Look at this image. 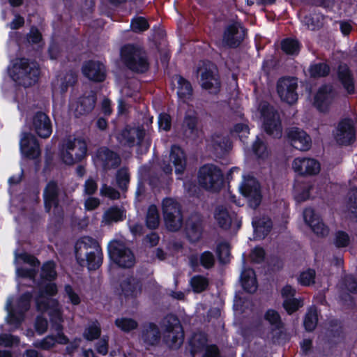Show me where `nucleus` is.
<instances>
[{"instance_id": "obj_37", "label": "nucleus", "mask_w": 357, "mask_h": 357, "mask_svg": "<svg viewBox=\"0 0 357 357\" xmlns=\"http://www.w3.org/2000/svg\"><path fill=\"white\" fill-rule=\"evenodd\" d=\"M107 76L105 65L99 61L91 60V81L103 82Z\"/></svg>"}, {"instance_id": "obj_38", "label": "nucleus", "mask_w": 357, "mask_h": 357, "mask_svg": "<svg viewBox=\"0 0 357 357\" xmlns=\"http://www.w3.org/2000/svg\"><path fill=\"white\" fill-rule=\"evenodd\" d=\"M41 280L38 283V295L39 298L50 299V298L54 296L58 293V288L56 284L52 282L46 283Z\"/></svg>"}, {"instance_id": "obj_13", "label": "nucleus", "mask_w": 357, "mask_h": 357, "mask_svg": "<svg viewBox=\"0 0 357 357\" xmlns=\"http://www.w3.org/2000/svg\"><path fill=\"white\" fill-rule=\"evenodd\" d=\"M242 195L247 198L249 206L255 209L261 204L262 195L259 183L250 176L243 177L240 186Z\"/></svg>"}, {"instance_id": "obj_30", "label": "nucleus", "mask_w": 357, "mask_h": 357, "mask_svg": "<svg viewBox=\"0 0 357 357\" xmlns=\"http://www.w3.org/2000/svg\"><path fill=\"white\" fill-rule=\"evenodd\" d=\"M122 294L125 297H136L141 291V284L133 277L126 278L120 284Z\"/></svg>"}, {"instance_id": "obj_12", "label": "nucleus", "mask_w": 357, "mask_h": 357, "mask_svg": "<svg viewBox=\"0 0 357 357\" xmlns=\"http://www.w3.org/2000/svg\"><path fill=\"white\" fill-rule=\"evenodd\" d=\"M297 88V78L294 77H282L276 84L277 93L281 101L290 105L295 104L298 100Z\"/></svg>"}, {"instance_id": "obj_35", "label": "nucleus", "mask_w": 357, "mask_h": 357, "mask_svg": "<svg viewBox=\"0 0 357 357\" xmlns=\"http://www.w3.org/2000/svg\"><path fill=\"white\" fill-rule=\"evenodd\" d=\"M56 264L54 260L44 262L40 269V279L43 281L53 282L57 278Z\"/></svg>"}, {"instance_id": "obj_59", "label": "nucleus", "mask_w": 357, "mask_h": 357, "mask_svg": "<svg viewBox=\"0 0 357 357\" xmlns=\"http://www.w3.org/2000/svg\"><path fill=\"white\" fill-rule=\"evenodd\" d=\"M20 343V338L17 336L11 334L0 335V345L6 347H10L13 345H17Z\"/></svg>"}, {"instance_id": "obj_7", "label": "nucleus", "mask_w": 357, "mask_h": 357, "mask_svg": "<svg viewBox=\"0 0 357 357\" xmlns=\"http://www.w3.org/2000/svg\"><path fill=\"white\" fill-rule=\"evenodd\" d=\"M110 259L119 267L130 268L135 264V257L126 243L119 240H113L108 245Z\"/></svg>"}, {"instance_id": "obj_36", "label": "nucleus", "mask_w": 357, "mask_h": 357, "mask_svg": "<svg viewBox=\"0 0 357 357\" xmlns=\"http://www.w3.org/2000/svg\"><path fill=\"white\" fill-rule=\"evenodd\" d=\"M91 270L99 268L102 263V252L98 243L91 238Z\"/></svg>"}, {"instance_id": "obj_26", "label": "nucleus", "mask_w": 357, "mask_h": 357, "mask_svg": "<svg viewBox=\"0 0 357 357\" xmlns=\"http://www.w3.org/2000/svg\"><path fill=\"white\" fill-rule=\"evenodd\" d=\"M303 218L305 222L317 236H326L328 234V227L324 224L312 208H306L303 212Z\"/></svg>"}, {"instance_id": "obj_62", "label": "nucleus", "mask_w": 357, "mask_h": 357, "mask_svg": "<svg viewBox=\"0 0 357 357\" xmlns=\"http://www.w3.org/2000/svg\"><path fill=\"white\" fill-rule=\"evenodd\" d=\"M43 39L42 34L36 26L30 28L29 32L26 34V40L29 43L38 44Z\"/></svg>"}, {"instance_id": "obj_53", "label": "nucleus", "mask_w": 357, "mask_h": 357, "mask_svg": "<svg viewBox=\"0 0 357 357\" xmlns=\"http://www.w3.org/2000/svg\"><path fill=\"white\" fill-rule=\"evenodd\" d=\"M282 50L289 54H298L299 51L298 42L294 39L287 38L282 41Z\"/></svg>"}, {"instance_id": "obj_19", "label": "nucleus", "mask_w": 357, "mask_h": 357, "mask_svg": "<svg viewBox=\"0 0 357 357\" xmlns=\"http://www.w3.org/2000/svg\"><path fill=\"white\" fill-rule=\"evenodd\" d=\"M181 130L183 135L188 139L195 141L200 137L202 131L199 127V119L194 112L190 111L185 114Z\"/></svg>"}, {"instance_id": "obj_15", "label": "nucleus", "mask_w": 357, "mask_h": 357, "mask_svg": "<svg viewBox=\"0 0 357 357\" xmlns=\"http://www.w3.org/2000/svg\"><path fill=\"white\" fill-rule=\"evenodd\" d=\"M93 162L96 166H101L104 170L117 168L121 162L120 155L107 147L98 149Z\"/></svg>"}, {"instance_id": "obj_9", "label": "nucleus", "mask_w": 357, "mask_h": 357, "mask_svg": "<svg viewBox=\"0 0 357 357\" xmlns=\"http://www.w3.org/2000/svg\"><path fill=\"white\" fill-rule=\"evenodd\" d=\"M162 208L164 221L168 230L171 231L179 230L183 224V215L179 203L172 198H166L162 202Z\"/></svg>"}, {"instance_id": "obj_22", "label": "nucleus", "mask_w": 357, "mask_h": 357, "mask_svg": "<svg viewBox=\"0 0 357 357\" xmlns=\"http://www.w3.org/2000/svg\"><path fill=\"white\" fill-rule=\"evenodd\" d=\"M33 127L37 135L41 138H48L52 132L50 119L43 112H37L33 117Z\"/></svg>"}, {"instance_id": "obj_34", "label": "nucleus", "mask_w": 357, "mask_h": 357, "mask_svg": "<svg viewBox=\"0 0 357 357\" xmlns=\"http://www.w3.org/2000/svg\"><path fill=\"white\" fill-rule=\"evenodd\" d=\"M241 283L243 288L249 293H254L257 289L255 274L252 269H245L241 275Z\"/></svg>"}, {"instance_id": "obj_60", "label": "nucleus", "mask_w": 357, "mask_h": 357, "mask_svg": "<svg viewBox=\"0 0 357 357\" xmlns=\"http://www.w3.org/2000/svg\"><path fill=\"white\" fill-rule=\"evenodd\" d=\"M334 242L336 247L344 248L349 245L350 238L345 231H339L335 234Z\"/></svg>"}, {"instance_id": "obj_48", "label": "nucleus", "mask_w": 357, "mask_h": 357, "mask_svg": "<svg viewBox=\"0 0 357 357\" xmlns=\"http://www.w3.org/2000/svg\"><path fill=\"white\" fill-rule=\"evenodd\" d=\"M116 180L118 187L122 190H126L130 181V174L126 167L119 169L116 174Z\"/></svg>"}, {"instance_id": "obj_33", "label": "nucleus", "mask_w": 357, "mask_h": 357, "mask_svg": "<svg viewBox=\"0 0 357 357\" xmlns=\"http://www.w3.org/2000/svg\"><path fill=\"white\" fill-rule=\"evenodd\" d=\"M338 77L344 88L349 93L354 92V84L352 75L346 64H341L338 67Z\"/></svg>"}, {"instance_id": "obj_63", "label": "nucleus", "mask_w": 357, "mask_h": 357, "mask_svg": "<svg viewBox=\"0 0 357 357\" xmlns=\"http://www.w3.org/2000/svg\"><path fill=\"white\" fill-rule=\"evenodd\" d=\"M314 278L315 271L310 268L300 275L298 281L303 285H310L314 282Z\"/></svg>"}, {"instance_id": "obj_8", "label": "nucleus", "mask_w": 357, "mask_h": 357, "mask_svg": "<svg viewBox=\"0 0 357 357\" xmlns=\"http://www.w3.org/2000/svg\"><path fill=\"white\" fill-rule=\"evenodd\" d=\"M146 130L142 126H126L116 135L118 142L123 146L133 147L146 146L147 148L149 143L146 139Z\"/></svg>"}, {"instance_id": "obj_41", "label": "nucleus", "mask_w": 357, "mask_h": 357, "mask_svg": "<svg viewBox=\"0 0 357 357\" xmlns=\"http://www.w3.org/2000/svg\"><path fill=\"white\" fill-rule=\"evenodd\" d=\"M126 218V211L123 208L117 206L109 208L105 211L103 219L105 222L109 225L113 222L122 221Z\"/></svg>"}, {"instance_id": "obj_51", "label": "nucleus", "mask_w": 357, "mask_h": 357, "mask_svg": "<svg viewBox=\"0 0 357 357\" xmlns=\"http://www.w3.org/2000/svg\"><path fill=\"white\" fill-rule=\"evenodd\" d=\"M329 66L324 63L314 64L310 69V75L313 77H324L329 73Z\"/></svg>"}, {"instance_id": "obj_49", "label": "nucleus", "mask_w": 357, "mask_h": 357, "mask_svg": "<svg viewBox=\"0 0 357 357\" xmlns=\"http://www.w3.org/2000/svg\"><path fill=\"white\" fill-rule=\"evenodd\" d=\"M324 16L319 13L310 14L305 17V23L309 29L314 30L322 26Z\"/></svg>"}, {"instance_id": "obj_20", "label": "nucleus", "mask_w": 357, "mask_h": 357, "mask_svg": "<svg viewBox=\"0 0 357 357\" xmlns=\"http://www.w3.org/2000/svg\"><path fill=\"white\" fill-rule=\"evenodd\" d=\"M294 170L301 176H313L319 173V162L313 158H296L292 163Z\"/></svg>"}, {"instance_id": "obj_14", "label": "nucleus", "mask_w": 357, "mask_h": 357, "mask_svg": "<svg viewBox=\"0 0 357 357\" xmlns=\"http://www.w3.org/2000/svg\"><path fill=\"white\" fill-rule=\"evenodd\" d=\"M335 139L340 145H349L356 140L355 123L350 118L342 119L336 128Z\"/></svg>"}, {"instance_id": "obj_29", "label": "nucleus", "mask_w": 357, "mask_h": 357, "mask_svg": "<svg viewBox=\"0 0 357 357\" xmlns=\"http://www.w3.org/2000/svg\"><path fill=\"white\" fill-rule=\"evenodd\" d=\"M169 161L175 168L177 174H182L186 167V156L181 147L174 145L172 146Z\"/></svg>"}, {"instance_id": "obj_39", "label": "nucleus", "mask_w": 357, "mask_h": 357, "mask_svg": "<svg viewBox=\"0 0 357 357\" xmlns=\"http://www.w3.org/2000/svg\"><path fill=\"white\" fill-rule=\"evenodd\" d=\"M78 75L76 72L70 70L60 79L59 89L61 94L66 93L70 87L74 86L77 82Z\"/></svg>"}, {"instance_id": "obj_11", "label": "nucleus", "mask_w": 357, "mask_h": 357, "mask_svg": "<svg viewBox=\"0 0 357 357\" xmlns=\"http://www.w3.org/2000/svg\"><path fill=\"white\" fill-rule=\"evenodd\" d=\"M247 30L241 22L232 21L225 26L221 45L225 47L236 48L244 40Z\"/></svg>"}, {"instance_id": "obj_55", "label": "nucleus", "mask_w": 357, "mask_h": 357, "mask_svg": "<svg viewBox=\"0 0 357 357\" xmlns=\"http://www.w3.org/2000/svg\"><path fill=\"white\" fill-rule=\"evenodd\" d=\"M265 319L273 326L275 329H281L283 328V323L281 321L280 316L278 312L273 310H268L266 314Z\"/></svg>"}, {"instance_id": "obj_61", "label": "nucleus", "mask_w": 357, "mask_h": 357, "mask_svg": "<svg viewBox=\"0 0 357 357\" xmlns=\"http://www.w3.org/2000/svg\"><path fill=\"white\" fill-rule=\"evenodd\" d=\"M199 261L202 266L209 269L214 266L215 257L212 252L206 251L200 255Z\"/></svg>"}, {"instance_id": "obj_3", "label": "nucleus", "mask_w": 357, "mask_h": 357, "mask_svg": "<svg viewBox=\"0 0 357 357\" xmlns=\"http://www.w3.org/2000/svg\"><path fill=\"white\" fill-rule=\"evenodd\" d=\"M262 120L264 131L273 138H280L282 135V122L280 114L275 107L266 101L259 105Z\"/></svg>"}, {"instance_id": "obj_57", "label": "nucleus", "mask_w": 357, "mask_h": 357, "mask_svg": "<svg viewBox=\"0 0 357 357\" xmlns=\"http://www.w3.org/2000/svg\"><path fill=\"white\" fill-rule=\"evenodd\" d=\"M284 308L291 314L298 310L303 305V301L297 298L284 299L283 304Z\"/></svg>"}, {"instance_id": "obj_43", "label": "nucleus", "mask_w": 357, "mask_h": 357, "mask_svg": "<svg viewBox=\"0 0 357 357\" xmlns=\"http://www.w3.org/2000/svg\"><path fill=\"white\" fill-rule=\"evenodd\" d=\"M318 322L317 310L315 306H312L309 308L306 313L303 321V325L305 330L308 332L313 331Z\"/></svg>"}, {"instance_id": "obj_28", "label": "nucleus", "mask_w": 357, "mask_h": 357, "mask_svg": "<svg viewBox=\"0 0 357 357\" xmlns=\"http://www.w3.org/2000/svg\"><path fill=\"white\" fill-rule=\"evenodd\" d=\"M214 217L218 225L223 229H229L232 224L236 225V229H238L241 226L240 222L230 215L227 209L223 206H218L215 208Z\"/></svg>"}, {"instance_id": "obj_54", "label": "nucleus", "mask_w": 357, "mask_h": 357, "mask_svg": "<svg viewBox=\"0 0 357 357\" xmlns=\"http://www.w3.org/2000/svg\"><path fill=\"white\" fill-rule=\"evenodd\" d=\"M190 284L197 293L204 291L208 287V282L206 278L203 276L197 275L193 277L190 280Z\"/></svg>"}, {"instance_id": "obj_32", "label": "nucleus", "mask_w": 357, "mask_h": 357, "mask_svg": "<svg viewBox=\"0 0 357 357\" xmlns=\"http://www.w3.org/2000/svg\"><path fill=\"white\" fill-rule=\"evenodd\" d=\"M70 109L73 111L75 117L89 113V95L82 96L75 101L70 102Z\"/></svg>"}, {"instance_id": "obj_2", "label": "nucleus", "mask_w": 357, "mask_h": 357, "mask_svg": "<svg viewBox=\"0 0 357 357\" xmlns=\"http://www.w3.org/2000/svg\"><path fill=\"white\" fill-rule=\"evenodd\" d=\"M121 55L125 65L132 71L145 73L149 68L146 52L139 46L128 44L121 50Z\"/></svg>"}, {"instance_id": "obj_5", "label": "nucleus", "mask_w": 357, "mask_h": 357, "mask_svg": "<svg viewBox=\"0 0 357 357\" xmlns=\"http://www.w3.org/2000/svg\"><path fill=\"white\" fill-rule=\"evenodd\" d=\"M13 79L24 88L30 87L38 82L40 69L37 62L22 58L15 69Z\"/></svg>"}, {"instance_id": "obj_42", "label": "nucleus", "mask_w": 357, "mask_h": 357, "mask_svg": "<svg viewBox=\"0 0 357 357\" xmlns=\"http://www.w3.org/2000/svg\"><path fill=\"white\" fill-rule=\"evenodd\" d=\"M207 339L204 333H195L190 340V353L192 356L205 348Z\"/></svg>"}, {"instance_id": "obj_64", "label": "nucleus", "mask_w": 357, "mask_h": 357, "mask_svg": "<svg viewBox=\"0 0 357 357\" xmlns=\"http://www.w3.org/2000/svg\"><path fill=\"white\" fill-rule=\"evenodd\" d=\"M64 291L70 303L74 305H77L80 303L81 299L79 295L75 292L73 287L70 284H66L64 287Z\"/></svg>"}, {"instance_id": "obj_46", "label": "nucleus", "mask_w": 357, "mask_h": 357, "mask_svg": "<svg viewBox=\"0 0 357 357\" xmlns=\"http://www.w3.org/2000/svg\"><path fill=\"white\" fill-rule=\"evenodd\" d=\"M347 197V206L351 213L350 218L357 222V188L351 189Z\"/></svg>"}, {"instance_id": "obj_52", "label": "nucleus", "mask_w": 357, "mask_h": 357, "mask_svg": "<svg viewBox=\"0 0 357 357\" xmlns=\"http://www.w3.org/2000/svg\"><path fill=\"white\" fill-rule=\"evenodd\" d=\"M218 260L221 264H227L229 261L230 247L227 243H221L217 247Z\"/></svg>"}, {"instance_id": "obj_16", "label": "nucleus", "mask_w": 357, "mask_h": 357, "mask_svg": "<svg viewBox=\"0 0 357 357\" xmlns=\"http://www.w3.org/2000/svg\"><path fill=\"white\" fill-rule=\"evenodd\" d=\"M185 232L190 242L200 240L204 230V219L199 213H191L184 223Z\"/></svg>"}, {"instance_id": "obj_21", "label": "nucleus", "mask_w": 357, "mask_h": 357, "mask_svg": "<svg viewBox=\"0 0 357 357\" xmlns=\"http://www.w3.org/2000/svg\"><path fill=\"white\" fill-rule=\"evenodd\" d=\"M335 96V92L331 85L321 86L314 96L313 105L320 112H326Z\"/></svg>"}, {"instance_id": "obj_10", "label": "nucleus", "mask_w": 357, "mask_h": 357, "mask_svg": "<svg viewBox=\"0 0 357 357\" xmlns=\"http://www.w3.org/2000/svg\"><path fill=\"white\" fill-rule=\"evenodd\" d=\"M201 77L202 86L211 93H217L220 87V82L216 66L211 62H204L197 69Z\"/></svg>"}, {"instance_id": "obj_25", "label": "nucleus", "mask_w": 357, "mask_h": 357, "mask_svg": "<svg viewBox=\"0 0 357 357\" xmlns=\"http://www.w3.org/2000/svg\"><path fill=\"white\" fill-rule=\"evenodd\" d=\"M20 149L23 154L29 159H36L40 153L38 139L30 133L24 134L20 141Z\"/></svg>"}, {"instance_id": "obj_17", "label": "nucleus", "mask_w": 357, "mask_h": 357, "mask_svg": "<svg viewBox=\"0 0 357 357\" xmlns=\"http://www.w3.org/2000/svg\"><path fill=\"white\" fill-rule=\"evenodd\" d=\"M139 339L145 346L157 347L161 341V332L157 324L153 322L143 324L140 328Z\"/></svg>"}, {"instance_id": "obj_4", "label": "nucleus", "mask_w": 357, "mask_h": 357, "mask_svg": "<svg viewBox=\"0 0 357 357\" xmlns=\"http://www.w3.org/2000/svg\"><path fill=\"white\" fill-rule=\"evenodd\" d=\"M87 144L82 138L68 139L60 149V157L63 163L72 165L82 160L86 155Z\"/></svg>"}, {"instance_id": "obj_1", "label": "nucleus", "mask_w": 357, "mask_h": 357, "mask_svg": "<svg viewBox=\"0 0 357 357\" xmlns=\"http://www.w3.org/2000/svg\"><path fill=\"white\" fill-rule=\"evenodd\" d=\"M163 330V341L170 349H178L183 343L184 331L178 318L167 314L160 323Z\"/></svg>"}, {"instance_id": "obj_56", "label": "nucleus", "mask_w": 357, "mask_h": 357, "mask_svg": "<svg viewBox=\"0 0 357 357\" xmlns=\"http://www.w3.org/2000/svg\"><path fill=\"white\" fill-rule=\"evenodd\" d=\"M255 154L261 159L267 158L268 152L266 144L259 138L257 137L252 146Z\"/></svg>"}, {"instance_id": "obj_24", "label": "nucleus", "mask_w": 357, "mask_h": 357, "mask_svg": "<svg viewBox=\"0 0 357 357\" xmlns=\"http://www.w3.org/2000/svg\"><path fill=\"white\" fill-rule=\"evenodd\" d=\"M208 146L213 153L218 158L225 155L231 149V143L228 137L218 133L211 135Z\"/></svg>"}, {"instance_id": "obj_23", "label": "nucleus", "mask_w": 357, "mask_h": 357, "mask_svg": "<svg viewBox=\"0 0 357 357\" xmlns=\"http://www.w3.org/2000/svg\"><path fill=\"white\" fill-rule=\"evenodd\" d=\"M59 188L55 181H50L44 190L43 199L45 210L47 213H50L52 207L56 208L59 204Z\"/></svg>"}, {"instance_id": "obj_6", "label": "nucleus", "mask_w": 357, "mask_h": 357, "mask_svg": "<svg viewBox=\"0 0 357 357\" xmlns=\"http://www.w3.org/2000/svg\"><path fill=\"white\" fill-rule=\"evenodd\" d=\"M223 174L221 169L213 164L200 167L198 174L199 184L207 190L219 191L223 185Z\"/></svg>"}, {"instance_id": "obj_44", "label": "nucleus", "mask_w": 357, "mask_h": 357, "mask_svg": "<svg viewBox=\"0 0 357 357\" xmlns=\"http://www.w3.org/2000/svg\"><path fill=\"white\" fill-rule=\"evenodd\" d=\"M160 223V216L158 208L155 205H151L147 211L146 217V224L148 228L154 229L157 228Z\"/></svg>"}, {"instance_id": "obj_58", "label": "nucleus", "mask_w": 357, "mask_h": 357, "mask_svg": "<svg viewBox=\"0 0 357 357\" xmlns=\"http://www.w3.org/2000/svg\"><path fill=\"white\" fill-rule=\"evenodd\" d=\"M149 27L146 20L142 17L134 18L131 22V29L135 33H140L146 31Z\"/></svg>"}, {"instance_id": "obj_45", "label": "nucleus", "mask_w": 357, "mask_h": 357, "mask_svg": "<svg viewBox=\"0 0 357 357\" xmlns=\"http://www.w3.org/2000/svg\"><path fill=\"white\" fill-rule=\"evenodd\" d=\"M340 292L356 293L357 292V281L356 278L348 275L344 277L340 283Z\"/></svg>"}, {"instance_id": "obj_31", "label": "nucleus", "mask_w": 357, "mask_h": 357, "mask_svg": "<svg viewBox=\"0 0 357 357\" xmlns=\"http://www.w3.org/2000/svg\"><path fill=\"white\" fill-rule=\"evenodd\" d=\"M255 238H264L272 228V222L270 218L263 217L252 221Z\"/></svg>"}, {"instance_id": "obj_18", "label": "nucleus", "mask_w": 357, "mask_h": 357, "mask_svg": "<svg viewBox=\"0 0 357 357\" xmlns=\"http://www.w3.org/2000/svg\"><path fill=\"white\" fill-rule=\"evenodd\" d=\"M287 137L291 145L300 151H307L310 149L312 140L310 137L298 128H290L287 130Z\"/></svg>"}, {"instance_id": "obj_50", "label": "nucleus", "mask_w": 357, "mask_h": 357, "mask_svg": "<svg viewBox=\"0 0 357 357\" xmlns=\"http://www.w3.org/2000/svg\"><path fill=\"white\" fill-rule=\"evenodd\" d=\"M31 299L32 294L30 291H26L20 296L17 301V308L21 312V315H24V312L29 310Z\"/></svg>"}, {"instance_id": "obj_47", "label": "nucleus", "mask_w": 357, "mask_h": 357, "mask_svg": "<svg viewBox=\"0 0 357 357\" xmlns=\"http://www.w3.org/2000/svg\"><path fill=\"white\" fill-rule=\"evenodd\" d=\"M116 326L124 332L128 333L138 326V323L131 318H119L115 321Z\"/></svg>"}, {"instance_id": "obj_27", "label": "nucleus", "mask_w": 357, "mask_h": 357, "mask_svg": "<svg viewBox=\"0 0 357 357\" xmlns=\"http://www.w3.org/2000/svg\"><path fill=\"white\" fill-rule=\"evenodd\" d=\"M89 236L78 239L75 245V256L77 264L89 270Z\"/></svg>"}, {"instance_id": "obj_40", "label": "nucleus", "mask_w": 357, "mask_h": 357, "mask_svg": "<svg viewBox=\"0 0 357 357\" xmlns=\"http://www.w3.org/2000/svg\"><path fill=\"white\" fill-rule=\"evenodd\" d=\"M175 79L178 84L177 94L180 98L188 99L192 95V87L189 81L181 75H176Z\"/></svg>"}]
</instances>
